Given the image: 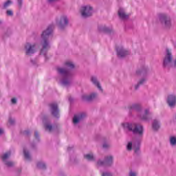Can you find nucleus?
<instances>
[{
    "mask_svg": "<svg viewBox=\"0 0 176 176\" xmlns=\"http://www.w3.org/2000/svg\"><path fill=\"white\" fill-rule=\"evenodd\" d=\"M74 68H75V65L71 61H66L64 67L57 68V72L60 76V83L64 87H69L72 85L74 79L72 69Z\"/></svg>",
    "mask_w": 176,
    "mask_h": 176,
    "instance_id": "1",
    "label": "nucleus"
},
{
    "mask_svg": "<svg viewBox=\"0 0 176 176\" xmlns=\"http://www.w3.org/2000/svg\"><path fill=\"white\" fill-rule=\"evenodd\" d=\"M53 28H54V26L50 25L41 34L40 56H43L45 60H47V52L52 47L50 45V38L53 34Z\"/></svg>",
    "mask_w": 176,
    "mask_h": 176,
    "instance_id": "2",
    "label": "nucleus"
},
{
    "mask_svg": "<svg viewBox=\"0 0 176 176\" xmlns=\"http://www.w3.org/2000/svg\"><path fill=\"white\" fill-rule=\"evenodd\" d=\"M122 126L125 131L133 133L135 135L138 136L140 138L144 137V126L142 124L135 122H124Z\"/></svg>",
    "mask_w": 176,
    "mask_h": 176,
    "instance_id": "3",
    "label": "nucleus"
},
{
    "mask_svg": "<svg viewBox=\"0 0 176 176\" xmlns=\"http://www.w3.org/2000/svg\"><path fill=\"white\" fill-rule=\"evenodd\" d=\"M159 21L161 27H162L164 30H170V28H171V18L168 15L166 14H160Z\"/></svg>",
    "mask_w": 176,
    "mask_h": 176,
    "instance_id": "4",
    "label": "nucleus"
},
{
    "mask_svg": "<svg viewBox=\"0 0 176 176\" xmlns=\"http://www.w3.org/2000/svg\"><path fill=\"white\" fill-rule=\"evenodd\" d=\"M97 164L98 166H100L101 167H112V166H113V156H105L104 160H98L97 162Z\"/></svg>",
    "mask_w": 176,
    "mask_h": 176,
    "instance_id": "5",
    "label": "nucleus"
},
{
    "mask_svg": "<svg viewBox=\"0 0 176 176\" xmlns=\"http://www.w3.org/2000/svg\"><path fill=\"white\" fill-rule=\"evenodd\" d=\"M172 63H173V54H171V51L170 50L166 49V53L163 60L164 68L168 69Z\"/></svg>",
    "mask_w": 176,
    "mask_h": 176,
    "instance_id": "6",
    "label": "nucleus"
},
{
    "mask_svg": "<svg viewBox=\"0 0 176 176\" xmlns=\"http://www.w3.org/2000/svg\"><path fill=\"white\" fill-rule=\"evenodd\" d=\"M24 50L26 56H32L36 52V44L27 43L24 46Z\"/></svg>",
    "mask_w": 176,
    "mask_h": 176,
    "instance_id": "7",
    "label": "nucleus"
},
{
    "mask_svg": "<svg viewBox=\"0 0 176 176\" xmlns=\"http://www.w3.org/2000/svg\"><path fill=\"white\" fill-rule=\"evenodd\" d=\"M80 13L83 19H87L93 15V7L90 6H82L80 9Z\"/></svg>",
    "mask_w": 176,
    "mask_h": 176,
    "instance_id": "8",
    "label": "nucleus"
},
{
    "mask_svg": "<svg viewBox=\"0 0 176 176\" xmlns=\"http://www.w3.org/2000/svg\"><path fill=\"white\" fill-rule=\"evenodd\" d=\"M56 24L60 30H64V28L68 27V24H69V19H68V16H67V15H63L57 20Z\"/></svg>",
    "mask_w": 176,
    "mask_h": 176,
    "instance_id": "9",
    "label": "nucleus"
},
{
    "mask_svg": "<svg viewBox=\"0 0 176 176\" xmlns=\"http://www.w3.org/2000/svg\"><path fill=\"white\" fill-rule=\"evenodd\" d=\"M50 112L54 118H60V109H58V104L57 103H51L50 104Z\"/></svg>",
    "mask_w": 176,
    "mask_h": 176,
    "instance_id": "10",
    "label": "nucleus"
},
{
    "mask_svg": "<svg viewBox=\"0 0 176 176\" xmlns=\"http://www.w3.org/2000/svg\"><path fill=\"white\" fill-rule=\"evenodd\" d=\"M98 30L100 31V32H104L105 34H109V35H113V34H115V31H113L112 27H108L105 25H100L98 27Z\"/></svg>",
    "mask_w": 176,
    "mask_h": 176,
    "instance_id": "11",
    "label": "nucleus"
},
{
    "mask_svg": "<svg viewBox=\"0 0 176 176\" xmlns=\"http://www.w3.org/2000/svg\"><path fill=\"white\" fill-rule=\"evenodd\" d=\"M43 123L45 131H49V133H52V131L54 130V127H53V125H52V123L50 122V120H49V118H47V117L43 118Z\"/></svg>",
    "mask_w": 176,
    "mask_h": 176,
    "instance_id": "12",
    "label": "nucleus"
},
{
    "mask_svg": "<svg viewBox=\"0 0 176 176\" xmlns=\"http://www.w3.org/2000/svg\"><path fill=\"white\" fill-rule=\"evenodd\" d=\"M86 119L85 113H79L78 114L74 115L73 118V123L74 124H78L80 123V122H83Z\"/></svg>",
    "mask_w": 176,
    "mask_h": 176,
    "instance_id": "13",
    "label": "nucleus"
},
{
    "mask_svg": "<svg viewBox=\"0 0 176 176\" xmlns=\"http://www.w3.org/2000/svg\"><path fill=\"white\" fill-rule=\"evenodd\" d=\"M140 118L144 122H149L152 120V113L149 111V109H146L144 110V113L140 116Z\"/></svg>",
    "mask_w": 176,
    "mask_h": 176,
    "instance_id": "14",
    "label": "nucleus"
},
{
    "mask_svg": "<svg viewBox=\"0 0 176 176\" xmlns=\"http://www.w3.org/2000/svg\"><path fill=\"white\" fill-rule=\"evenodd\" d=\"M67 151L70 153H73L70 155V157H69L70 164H76V163H78V157L76 156V154H75L74 153V148L73 147H68Z\"/></svg>",
    "mask_w": 176,
    "mask_h": 176,
    "instance_id": "15",
    "label": "nucleus"
},
{
    "mask_svg": "<svg viewBox=\"0 0 176 176\" xmlns=\"http://www.w3.org/2000/svg\"><path fill=\"white\" fill-rule=\"evenodd\" d=\"M116 52L118 58H123V57H126V56L129 54V51L123 47H118L116 48Z\"/></svg>",
    "mask_w": 176,
    "mask_h": 176,
    "instance_id": "16",
    "label": "nucleus"
},
{
    "mask_svg": "<svg viewBox=\"0 0 176 176\" xmlns=\"http://www.w3.org/2000/svg\"><path fill=\"white\" fill-rule=\"evenodd\" d=\"M166 102L170 108H175L176 105V96L173 94L168 95Z\"/></svg>",
    "mask_w": 176,
    "mask_h": 176,
    "instance_id": "17",
    "label": "nucleus"
},
{
    "mask_svg": "<svg viewBox=\"0 0 176 176\" xmlns=\"http://www.w3.org/2000/svg\"><path fill=\"white\" fill-rule=\"evenodd\" d=\"M97 93H91L89 95H82V101H86L87 102H91L93 100H95L97 98Z\"/></svg>",
    "mask_w": 176,
    "mask_h": 176,
    "instance_id": "18",
    "label": "nucleus"
},
{
    "mask_svg": "<svg viewBox=\"0 0 176 176\" xmlns=\"http://www.w3.org/2000/svg\"><path fill=\"white\" fill-rule=\"evenodd\" d=\"M142 107L139 104H133L129 107V112L131 113L133 112H141Z\"/></svg>",
    "mask_w": 176,
    "mask_h": 176,
    "instance_id": "19",
    "label": "nucleus"
},
{
    "mask_svg": "<svg viewBox=\"0 0 176 176\" xmlns=\"http://www.w3.org/2000/svg\"><path fill=\"white\" fill-rule=\"evenodd\" d=\"M118 16L122 20H127V19H129V14H126V12L123 8H120L118 10Z\"/></svg>",
    "mask_w": 176,
    "mask_h": 176,
    "instance_id": "20",
    "label": "nucleus"
},
{
    "mask_svg": "<svg viewBox=\"0 0 176 176\" xmlns=\"http://www.w3.org/2000/svg\"><path fill=\"white\" fill-rule=\"evenodd\" d=\"M91 82L94 85V86H96L100 91H102V88L101 87V85L100 84V82L98 81V79L96 76H91Z\"/></svg>",
    "mask_w": 176,
    "mask_h": 176,
    "instance_id": "21",
    "label": "nucleus"
},
{
    "mask_svg": "<svg viewBox=\"0 0 176 176\" xmlns=\"http://www.w3.org/2000/svg\"><path fill=\"white\" fill-rule=\"evenodd\" d=\"M141 145V142L140 140H137L133 142V150L136 155H140L141 153V151L140 150V146Z\"/></svg>",
    "mask_w": 176,
    "mask_h": 176,
    "instance_id": "22",
    "label": "nucleus"
},
{
    "mask_svg": "<svg viewBox=\"0 0 176 176\" xmlns=\"http://www.w3.org/2000/svg\"><path fill=\"white\" fill-rule=\"evenodd\" d=\"M23 155L25 160H28V162H31L32 160V156L30 153V150L27 148H23Z\"/></svg>",
    "mask_w": 176,
    "mask_h": 176,
    "instance_id": "23",
    "label": "nucleus"
},
{
    "mask_svg": "<svg viewBox=\"0 0 176 176\" xmlns=\"http://www.w3.org/2000/svg\"><path fill=\"white\" fill-rule=\"evenodd\" d=\"M145 82H146V78H142L139 80L138 83L133 85L134 90H138V89H140V87H141V86H142L145 83Z\"/></svg>",
    "mask_w": 176,
    "mask_h": 176,
    "instance_id": "24",
    "label": "nucleus"
},
{
    "mask_svg": "<svg viewBox=\"0 0 176 176\" xmlns=\"http://www.w3.org/2000/svg\"><path fill=\"white\" fill-rule=\"evenodd\" d=\"M152 129L154 131H157L160 129V122L157 120H154L152 123Z\"/></svg>",
    "mask_w": 176,
    "mask_h": 176,
    "instance_id": "25",
    "label": "nucleus"
},
{
    "mask_svg": "<svg viewBox=\"0 0 176 176\" xmlns=\"http://www.w3.org/2000/svg\"><path fill=\"white\" fill-rule=\"evenodd\" d=\"M84 157L86 159V160H88V162H94V160H96L93 153L85 154L84 155Z\"/></svg>",
    "mask_w": 176,
    "mask_h": 176,
    "instance_id": "26",
    "label": "nucleus"
},
{
    "mask_svg": "<svg viewBox=\"0 0 176 176\" xmlns=\"http://www.w3.org/2000/svg\"><path fill=\"white\" fill-rule=\"evenodd\" d=\"M37 168H39L40 170H46V163H45L43 161H39L37 162Z\"/></svg>",
    "mask_w": 176,
    "mask_h": 176,
    "instance_id": "27",
    "label": "nucleus"
},
{
    "mask_svg": "<svg viewBox=\"0 0 176 176\" xmlns=\"http://www.w3.org/2000/svg\"><path fill=\"white\" fill-rule=\"evenodd\" d=\"M134 142H135L134 140L133 142H129L126 144V151L129 152H131L133 151V148H134Z\"/></svg>",
    "mask_w": 176,
    "mask_h": 176,
    "instance_id": "28",
    "label": "nucleus"
},
{
    "mask_svg": "<svg viewBox=\"0 0 176 176\" xmlns=\"http://www.w3.org/2000/svg\"><path fill=\"white\" fill-rule=\"evenodd\" d=\"M149 71V69L147 67V66H143L140 70H138L136 72L137 74H146Z\"/></svg>",
    "mask_w": 176,
    "mask_h": 176,
    "instance_id": "29",
    "label": "nucleus"
},
{
    "mask_svg": "<svg viewBox=\"0 0 176 176\" xmlns=\"http://www.w3.org/2000/svg\"><path fill=\"white\" fill-rule=\"evenodd\" d=\"M13 34V32L12 31V29L8 28L6 32L4 34V38H8V36H10Z\"/></svg>",
    "mask_w": 176,
    "mask_h": 176,
    "instance_id": "30",
    "label": "nucleus"
},
{
    "mask_svg": "<svg viewBox=\"0 0 176 176\" xmlns=\"http://www.w3.org/2000/svg\"><path fill=\"white\" fill-rule=\"evenodd\" d=\"M10 155H11L10 151H8V152L6 153L1 157L3 162H7L6 160L10 156Z\"/></svg>",
    "mask_w": 176,
    "mask_h": 176,
    "instance_id": "31",
    "label": "nucleus"
},
{
    "mask_svg": "<svg viewBox=\"0 0 176 176\" xmlns=\"http://www.w3.org/2000/svg\"><path fill=\"white\" fill-rule=\"evenodd\" d=\"M170 144L172 146H175V145H176V137H174V136L170 137Z\"/></svg>",
    "mask_w": 176,
    "mask_h": 176,
    "instance_id": "32",
    "label": "nucleus"
},
{
    "mask_svg": "<svg viewBox=\"0 0 176 176\" xmlns=\"http://www.w3.org/2000/svg\"><path fill=\"white\" fill-rule=\"evenodd\" d=\"M168 69H176V58L172 61Z\"/></svg>",
    "mask_w": 176,
    "mask_h": 176,
    "instance_id": "33",
    "label": "nucleus"
},
{
    "mask_svg": "<svg viewBox=\"0 0 176 176\" xmlns=\"http://www.w3.org/2000/svg\"><path fill=\"white\" fill-rule=\"evenodd\" d=\"M4 164L6 166H7V167H13L15 164V163L12 161H6Z\"/></svg>",
    "mask_w": 176,
    "mask_h": 176,
    "instance_id": "34",
    "label": "nucleus"
},
{
    "mask_svg": "<svg viewBox=\"0 0 176 176\" xmlns=\"http://www.w3.org/2000/svg\"><path fill=\"white\" fill-rule=\"evenodd\" d=\"M110 147L111 144H109V142H104L102 144V148H104V149H108Z\"/></svg>",
    "mask_w": 176,
    "mask_h": 176,
    "instance_id": "35",
    "label": "nucleus"
},
{
    "mask_svg": "<svg viewBox=\"0 0 176 176\" xmlns=\"http://www.w3.org/2000/svg\"><path fill=\"white\" fill-rule=\"evenodd\" d=\"M10 5H12V1L10 0L7 1L3 4L4 9H6L7 8H9V6H10Z\"/></svg>",
    "mask_w": 176,
    "mask_h": 176,
    "instance_id": "36",
    "label": "nucleus"
},
{
    "mask_svg": "<svg viewBox=\"0 0 176 176\" xmlns=\"http://www.w3.org/2000/svg\"><path fill=\"white\" fill-rule=\"evenodd\" d=\"M18 9L23 8V0H17Z\"/></svg>",
    "mask_w": 176,
    "mask_h": 176,
    "instance_id": "37",
    "label": "nucleus"
},
{
    "mask_svg": "<svg viewBox=\"0 0 176 176\" xmlns=\"http://www.w3.org/2000/svg\"><path fill=\"white\" fill-rule=\"evenodd\" d=\"M34 138L36 140L37 142H39V133L37 131H34Z\"/></svg>",
    "mask_w": 176,
    "mask_h": 176,
    "instance_id": "38",
    "label": "nucleus"
},
{
    "mask_svg": "<svg viewBox=\"0 0 176 176\" xmlns=\"http://www.w3.org/2000/svg\"><path fill=\"white\" fill-rule=\"evenodd\" d=\"M102 176H113V175L110 172H104Z\"/></svg>",
    "mask_w": 176,
    "mask_h": 176,
    "instance_id": "39",
    "label": "nucleus"
},
{
    "mask_svg": "<svg viewBox=\"0 0 176 176\" xmlns=\"http://www.w3.org/2000/svg\"><path fill=\"white\" fill-rule=\"evenodd\" d=\"M11 102H12V104H17V99L15 98H12V99H11Z\"/></svg>",
    "mask_w": 176,
    "mask_h": 176,
    "instance_id": "40",
    "label": "nucleus"
},
{
    "mask_svg": "<svg viewBox=\"0 0 176 176\" xmlns=\"http://www.w3.org/2000/svg\"><path fill=\"white\" fill-rule=\"evenodd\" d=\"M15 122H16V121H15L14 119H13V118H10V119H9V123H10V124L13 125V124H14Z\"/></svg>",
    "mask_w": 176,
    "mask_h": 176,
    "instance_id": "41",
    "label": "nucleus"
},
{
    "mask_svg": "<svg viewBox=\"0 0 176 176\" xmlns=\"http://www.w3.org/2000/svg\"><path fill=\"white\" fill-rule=\"evenodd\" d=\"M129 176H137V173L135 172H133V170H131L129 172Z\"/></svg>",
    "mask_w": 176,
    "mask_h": 176,
    "instance_id": "42",
    "label": "nucleus"
},
{
    "mask_svg": "<svg viewBox=\"0 0 176 176\" xmlns=\"http://www.w3.org/2000/svg\"><path fill=\"white\" fill-rule=\"evenodd\" d=\"M7 15L8 16H13V11L8 10H7Z\"/></svg>",
    "mask_w": 176,
    "mask_h": 176,
    "instance_id": "43",
    "label": "nucleus"
},
{
    "mask_svg": "<svg viewBox=\"0 0 176 176\" xmlns=\"http://www.w3.org/2000/svg\"><path fill=\"white\" fill-rule=\"evenodd\" d=\"M24 135H30L31 134V132L29 130H26L23 131Z\"/></svg>",
    "mask_w": 176,
    "mask_h": 176,
    "instance_id": "44",
    "label": "nucleus"
},
{
    "mask_svg": "<svg viewBox=\"0 0 176 176\" xmlns=\"http://www.w3.org/2000/svg\"><path fill=\"white\" fill-rule=\"evenodd\" d=\"M49 3H54V2H58V0H48Z\"/></svg>",
    "mask_w": 176,
    "mask_h": 176,
    "instance_id": "45",
    "label": "nucleus"
},
{
    "mask_svg": "<svg viewBox=\"0 0 176 176\" xmlns=\"http://www.w3.org/2000/svg\"><path fill=\"white\" fill-rule=\"evenodd\" d=\"M31 149H36V145L34 144H31Z\"/></svg>",
    "mask_w": 176,
    "mask_h": 176,
    "instance_id": "46",
    "label": "nucleus"
},
{
    "mask_svg": "<svg viewBox=\"0 0 176 176\" xmlns=\"http://www.w3.org/2000/svg\"><path fill=\"white\" fill-rule=\"evenodd\" d=\"M31 63L33 64V65H36V60H31Z\"/></svg>",
    "mask_w": 176,
    "mask_h": 176,
    "instance_id": "47",
    "label": "nucleus"
},
{
    "mask_svg": "<svg viewBox=\"0 0 176 176\" xmlns=\"http://www.w3.org/2000/svg\"><path fill=\"white\" fill-rule=\"evenodd\" d=\"M1 134H3V130L0 129V135H1Z\"/></svg>",
    "mask_w": 176,
    "mask_h": 176,
    "instance_id": "48",
    "label": "nucleus"
},
{
    "mask_svg": "<svg viewBox=\"0 0 176 176\" xmlns=\"http://www.w3.org/2000/svg\"><path fill=\"white\" fill-rule=\"evenodd\" d=\"M18 173H21V169H18Z\"/></svg>",
    "mask_w": 176,
    "mask_h": 176,
    "instance_id": "49",
    "label": "nucleus"
},
{
    "mask_svg": "<svg viewBox=\"0 0 176 176\" xmlns=\"http://www.w3.org/2000/svg\"><path fill=\"white\" fill-rule=\"evenodd\" d=\"M0 24H2V21L0 20Z\"/></svg>",
    "mask_w": 176,
    "mask_h": 176,
    "instance_id": "50",
    "label": "nucleus"
},
{
    "mask_svg": "<svg viewBox=\"0 0 176 176\" xmlns=\"http://www.w3.org/2000/svg\"><path fill=\"white\" fill-rule=\"evenodd\" d=\"M69 101H71V98H69Z\"/></svg>",
    "mask_w": 176,
    "mask_h": 176,
    "instance_id": "51",
    "label": "nucleus"
}]
</instances>
